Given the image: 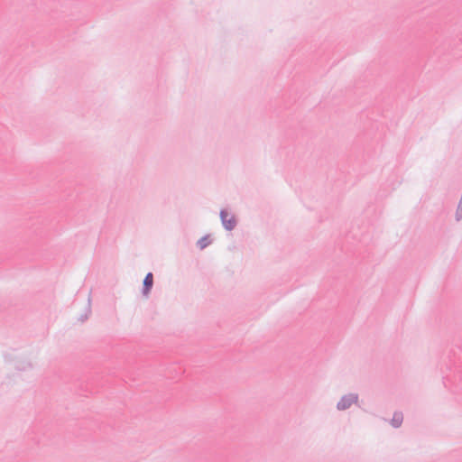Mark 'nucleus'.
Returning a JSON list of instances; mask_svg holds the SVG:
<instances>
[{"mask_svg": "<svg viewBox=\"0 0 462 462\" xmlns=\"http://www.w3.org/2000/svg\"><path fill=\"white\" fill-rule=\"evenodd\" d=\"M441 370H443V368H441ZM442 373H443V374H444V375H443V377H442V379H443V383H444V384H445V386L447 387V384H446V383H447V382H450V381H452V379H451V377H450V375H449V374H445V372H444V371H442Z\"/></svg>", "mask_w": 462, "mask_h": 462, "instance_id": "nucleus-8", "label": "nucleus"}, {"mask_svg": "<svg viewBox=\"0 0 462 462\" xmlns=\"http://www.w3.org/2000/svg\"><path fill=\"white\" fill-rule=\"evenodd\" d=\"M451 365H452L451 364H450V365H447L446 369H447V370H451Z\"/></svg>", "mask_w": 462, "mask_h": 462, "instance_id": "nucleus-9", "label": "nucleus"}, {"mask_svg": "<svg viewBox=\"0 0 462 462\" xmlns=\"http://www.w3.org/2000/svg\"><path fill=\"white\" fill-rule=\"evenodd\" d=\"M153 287V274L152 272L146 273L143 280L142 294L144 297H148Z\"/></svg>", "mask_w": 462, "mask_h": 462, "instance_id": "nucleus-3", "label": "nucleus"}, {"mask_svg": "<svg viewBox=\"0 0 462 462\" xmlns=\"http://www.w3.org/2000/svg\"><path fill=\"white\" fill-rule=\"evenodd\" d=\"M402 420H403V415H402V412L401 411H395L393 413V419L391 420V425L394 428V429H397L399 427H401L402 423Z\"/></svg>", "mask_w": 462, "mask_h": 462, "instance_id": "nucleus-5", "label": "nucleus"}, {"mask_svg": "<svg viewBox=\"0 0 462 462\" xmlns=\"http://www.w3.org/2000/svg\"><path fill=\"white\" fill-rule=\"evenodd\" d=\"M455 218L457 222H459L462 219V208L458 207L457 208L456 213H455Z\"/></svg>", "mask_w": 462, "mask_h": 462, "instance_id": "nucleus-7", "label": "nucleus"}, {"mask_svg": "<svg viewBox=\"0 0 462 462\" xmlns=\"http://www.w3.org/2000/svg\"><path fill=\"white\" fill-rule=\"evenodd\" d=\"M88 307H87L86 312L79 318V321H80V322L86 321L91 313L90 298H88Z\"/></svg>", "mask_w": 462, "mask_h": 462, "instance_id": "nucleus-6", "label": "nucleus"}, {"mask_svg": "<svg viewBox=\"0 0 462 462\" xmlns=\"http://www.w3.org/2000/svg\"><path fill=\"white\" fill-rule=\"evenodd\" d=\"M220 220L223 227L226 231H232L237 225V219L234 215L229 214L227 209L222 208L219 212Z\"/></svg>", "mask_w": 462, "mask_h": 462, "instance_id": "nucleus-1", "label": "nucleus"}, {"mask_svg": "<svg viewBox=\"0 0 462 462\" xmlns=\"http://www.w3.org/2000/svg\"><path fill=\"white\" fill-rule=\"evenodd\" d=\"M27 366H28L29 368H32V365L30 362H28V363H27Z\"/></svg>", "mask_w": 462, "mask_h": 462, "instance_id": "nucleus-10", "label": "nucleus"}, {"mask_svg": "<svg viewBox=\"0 0 462 462\" xmlns=\"http://www.w3.org/2000/svg\"><path fill=\"white\" fill-rule=\"evenodd\" d=\"M213 242V239H211L210 235H205L202 237H200L197 242V246L203 250L209 245H211Z\"/></svg>", "mask_w": 462, "mask_h": 462, "instance_id": "nucleus-4", "label": "nucleus"}, {"mask_svg": "<svg viewBox=\"0 0 462 462\" xmlns=\"http://www.w3.org/2000/svg\"><path fill=\"white\" fill-rule=\"evenodd\" d=\"M357 402H358V394L357 393H351L348 394H345L341 397L339 402L337 403V409L338 411H346L348 408H350V406L353 403H356Z\"/></svg>", "mask_w": 462, "mask_h": 462, "instance_id": "nucleus-2", "label": "nucleus"}]
</instances>
